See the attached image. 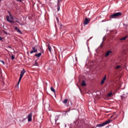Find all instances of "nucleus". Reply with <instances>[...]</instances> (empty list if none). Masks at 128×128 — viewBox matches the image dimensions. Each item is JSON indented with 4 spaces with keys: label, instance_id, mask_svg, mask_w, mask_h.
<instances>
[{
    "label": "nucleus",
    "instance_id": "f257e3e1",
    "mask_svg": "<svg viewBox=\"0 0 128 128\" xmlns=\"http://www.w3.org/2000/svg\"><path fill=\"white\" fill-rule=\"evenodd\" d=\"M59 118L60 117L58 116H56L55 119H50V120L52 124H56L58 126V124H60V121H58Z\"/></svg>",
    "mask_w": 128,
    "mask_h": 128
},
{
    "label": "nucleus",
    "instance_id": "f03ea898",
    "mask_svg": "<svg viewBox=\"0 0 128 128\" xmlns=\"http://www.w3.org/2000/svg\"><path fill=\"white\" fill-rule=\"evenodd\" d=\"M122 14V12H116L110 15V18H118V16H121Z\"/></svg>",
    "mask_w": 128,
    "mask_h": 128
},
{
    "label": "nucleus",
    "instance_id": "7ed1b4c3",
    "mask_svg": "<svg viewBox=\"0 0 128 128\" xmlns=\"http://www.w3.org/2000/svg\"><path fill=\"white\" fill-rule=\"evenodd\" d=\"M26 74V70L24 69H23L20 72V77L19 78V80L18 82V84H20V80H22V76H24V74Z\"/></svg>",
    "mask_w": 128,
    "mask_h": 128
},
{
    "label": "nucleus",
    "instance_id": "20e7f679",
    "mask_svg": "<svg viewBox=\"0 0 128 128\" xmlns=\"http://www.w3.org/2000/svg\"><path fill=\"white\" fill-rule=\"evenodd\" d=\"M27 118L28 122H32V112H31L28 114L27 116Z\"/></svg>",
    "mask_w": 128,
    "mask_h": 128
},
{
    "label": "nucleus",
    "instance_id": "39448f33",
    "mask_svg": "<svg viewBox=\"0 0 128 128\" xmlns=\"http://www.w3.org/2000/svg\"><path fill=\"white\" fill-rule=\"evenodd\" d=\"M34 52H38V48L36 47H32V50L30 52V54H34Z\"/></svg>",
    "mask_w": 128,
    "mask_h": 128
},
{
    "label": "nucleus",
    "instance_id": "423d86ee",
    "mask_svg": "<svg viewBox=\"0 0 128 128\" xmlns=\"http://www.w3.org/2000/svg\"><path fill=\"white\" fill-rule=\"evenodd\" d=\"M106 75H104V77L103 78L102 80L101 81L100 84L102 86V84H104V82H106Z\"/></svg>",
    "mask_w": 128,
    "mask_h": 128
},
{
    "label": "nucleus",
    "instance_id": "0eeeda50",
    "mask_svg": "<svg viewBox=\"0 0 128 128\" xmlns=\"http://www.w3.org/2000/svg\"><path fill=\"white\" fill-rule=\"evenodd\" d=\"M90 20L86 18L85 20H84V24H88L90 22Z\"/></svg>",
    "mask_w": 128,
    "mask_h": 128
},
{
    "label": "nucleus",
    "instance_id": "6e6552de",
    "mask_svg": "<svg viewBox=\"0 0 128 128\" xmlns=\"http://www.w3.org/2000/svg\"><path fill=\"white\" fill-rule=\"evenodd\" d=\"M112 51H110H110H108L106 53V54H105V56L106 58V57H108V56L110 55V54H112Z\"/></svg>",
    "mask_w": 128,
    "mask_h": 128
},
{
    "label": "nucleus",
    "instance_id": "1a4fd4ad",
    "mask_svg": "<svg viewBox=\"0 0 128 128\" xmlns=\"http://www.w3.org/2000/svg\"><path fill=\"white\" fill-rule=\"evenodd\" d=\"M106 126L104 123H103V124H98L96 125V126H98V128H102V126Z\"/></svg>",
    "mask_w": 128,
    "mask_h": 128
},
{
    "label": "nucleus",
    "instance_id": "9d476101",
    "mask_svg": "<svg viewBox=\"0 0 128 128\" xmlns=\"http://www.w3.org/2000/svg\"><path fill=\"white\" fill-rule=\"evenodd\" d=\"M128 38V36L126 35V36H125L120 38V40H126V38Z\"/></svg>",
    "mask_w": 128,
    "mask_h": 128
},
{
    "label": "nucleus",
    "instance_id": "9b49d317",
    "mask_svg": "<svg viewBox=\"0 0 128 128\" xmlns=\"http://www.w3.org/2000/svg\"><path fill=\"white\" fill-rule=\"evenodd\" d=\"M6 20L7 22H12V20H10V16H6Z\"/></svg>",
    "mask_w": 128,
    "mask_h": 128
},
{
    "label": "nucleus",
    "instance_id": "f8f14e48",
    "mask_svg": "<svg viewBox=\"0 0 128 128\" xmlns=\"http://www.w3.org/2000/svg\"><path fill=\"white\" fill-rule=\"evenodd\" d=\"M82 86H86V80H82Z\"/></svg>",
    "mask_w": 128,
    "mask_h": 128
},
{
    "label": "nucleus",
    "instance_id": "ddd939ff",
    "mask_svg": "<svg viewBox=\"0 0 128 128\" xmlns=\"http://www.w3.org/2000/svg\"><path fill=\"white\" fill-rule=\"evenodd\" d=\"M48 50L50 52H52V46H50V44H48Z\"/></svg>",
    "mask_w": 128,
    "mask_h": 128
},
{
    "label": "nucleus",
    "instance_id": "4468645a",
    "mask_svg": "<svg viewBox=\"0 0 128 128\" xmlns=\"http://www.w3.org/2000/svg\"><path fill=\"white\" fill-rule=\"evenodd\" d=\"M110 122H112V120H108L106 122H104V124L106 126V124H110Z\"/></svg>",
    "mask_w": 128,
    "mask_h": 128
},
{
    "label": "nucleus",
    "instance_id": "2eb2a0df",
    "mask_svg": "<svg viewBox=\"0 0 128 128\" xmlns=\"http://www.w3.org/2000/svg\"><path fill=\"white\" fill-rule=\"evenodd\" d=\"M42 56V53H38V54H36L35 56H37V58H40Z\"/></svg>",
    "mask_w": 128,
    "mask_h": 128
},
{
    "label": "nucleus",
    "instance_id": "dca6fc26",
    "mask_svg": "<svg viewBox=\"0 0 128 128\" xmlns=\"http://www.w3.org/2000/svg\"><path fill=\"white\" fill-rule=\"evenodd\" d=\"M50 90H52V92H56V90H54V88L53 87H50Z\"/></svg>",
    "mask_w": 128,
    "mask_h": 128
},
{
    "label": "nucleus",
    "instance_id": "f3484780",
    "mask_svg": "<svg viewBox=\"0 0 128 128\" xmlns=\"http://www.w3.org/2000/svg\"><path fill=\"white\" fill-rule=\"evenodd\" d=\"M68 99H65V100L63 101V103L64 104H66V103L68 102Z\"/></svg>",
    "mask_w": 128,
    "mask_h": 128
},
{
    "label": "nucleus",
    "instance_id": "a211bd4d",
    "mask_svg": "<svg viewBox=\"0 0 128 128\" xmlns=\"http://www.w3.org/2000/svg\"><path fill=\"white\" fill-rule=\"evenodd\" d=\"M112 93L110 92L108 94V96L110 97V96H112Z\"/></svg>",
    "mask_w": 128,
    "mask_h": 128
},
{
    "label": "nucleus",
    "instance_id": "6ab92c4d",
    "mask_svg": "<svg viewBox=\"0 0 128 128\" xmlns=\"http://www.w3.org/2000/svg\"><path fill=\"white\" fill-rule=\"evenodd\" d=\"M14 58L15 57H14V55H12V56H11V58H12V60H14Z\"/></svg>",
    "mask_w": 128,
    "mask_h": 128
},
{
    "label": "nucleus",
    "instance_id": "aec40b11",
    "mask_svg": "<svg viewBox=\"0 0 128 128\" xmlns=\"http://www.w3.org/2000/svg\"><path fill=\"white\" fill-rule=\"evenodd\" d=\"M120 68V66H116V70H118V69Z\"/></svg>",
    "mask_w": 128,
    "mask_h": 128
},
{
    "label": "nucleus",
    "instance_id": "412c9836",
    "mask_svg": "<svg viewBox=\"0 0 128 128\" xmlns=\"http://www.w3.org/2000/svg\"><path fill=\"white\" fill-rule=\"evenodd\" d=\"M0 62H2V64H6V63H4V60H0Z\"/></svg>",
    "mask_w": 128,
    "mask_h": 128
},
{
    "label": "nucleus",
    "instance_id": "4be33fe9",
    "mask_svg": "<svg viewBox=\"0 0 128 128\" xmlns=\"http://www.w3.org/2000/svg\"><path fill=\"white\" fill-rule=\"evenodd\" d=\"M60 6H58V8H57V10H58V12H59V11H60Z\"/></svg>",
    "mask_w": 128,
    "mask_h": 128
},
{
    "label": "nucleus",
    "instance_id": "5701e85b",
    "mask_svg": "<svg viewBox=\"0 0 128 128\" xmlns=\"http://www.w3.org/2000/svg\"><path fill=\"white\" fill-rule=\"evenodd\" d=\"M58 2L60 4V2H62V0H58Z\"/></svg>",
    "mask_w": 128,
    "mask_h": 128
},
{
    "label": "nucleus",
    "instance_id": "b1692460",
    "mask_svg": "<svg viewBox=\"0 0 128 128\" xmlns=\"http://www.w3.org/2000/svg\"><path fill=\"white\" fill-rule=\"evenodd\" d=\"M58 6H60V3H57Z\"/></svg>",
    "mask_w": 128,
    "mask_h": 128
},
{
    "label": "nucleus",
    "instance_id": "393cba45",
    "mask_svg": "<svg viewBox=\"0 0 128 128\" xmlns=\"http://www.w3.org/2000/svg\"><path fill=\"white\" fill-rule=\"evenodd\" d=\"M17 30H18V32H20V33L22 32V31H20V29H18Z\"/></svg>",
    "mask_w": 128,
    "mask_h": 128
},
{
    "label": "nucleus",
    "instance_id": "a878e982",
    "mask_svg": "<svg viewBox=\"0 0 128 128\" xmlns=\"http://www.w3.org/2000/svg\"><path fill=\"white\" fill-rule=\"evenodd\" d=\"M56 20L57 21V22H58V17L56 18Z\"/></svg>",
    "mask_w": 128,
    "mask_h": 128
},
{
    "label": "nucleus",
    "instance_id": "bb28decb",
    "mask_svg": "<svg viewBox=\"0 0 128 128\" xmlns=\"http://www.w3.org/2000/svg\"><path fill=\"white\" fill-rule=\"evenodd\" d=\"M10 18H11L12 20V18H12V14H10Z\"/></svg>",
    "mask_w": 128,
    "mask_h": 128
},
{
    "label": "nucleus",
    "instance_id": "cd10ccee",
    "mask_svg": "<svg viewBox=\"0 0 128 128\" xmlns=\"http://www.w3.org/2000/svg\"><path fill=\"white\" fill-rule=\"evenodd\" d=\"M4 40V38H2V37L0 36V40Z\"/></svg>",
    "mask_w": 128,
    "mask_h": 128
},
{
    "label": "nucleus",
    "instance_id": "c85d7f7f",
    "mask_svg": "<svg viewBox=\"0 0 128 128\" xmlns=\"http://www.w3.org/2000/svg\"><path fill=\"white\" fill-rule=\"evenodd\" d=\"M38 62H36V61L35 66H38Z\"/></svg>",
    "mask_w": 128,
    "mask_h": 128
},
{
    "label": "nucleus",
    "instance_id": "c756f323",
    "mask_svg": "<svg viewBox=\"0 0 128 128\" xmlns=\"http://www.w3.org/2000/svg\"><path fill=\"white\" fill-rule=\"evenodd\" d=\"M26 120V118L25 119H24V120H22V122H24V120Z\"/></svg>",
    "mask_w": 128,
    "mask_h": 128
},
{
    "label": "nucleus",
    "instance_id": "7c9ffc66",
    "mask_svg": "<svg viewBox=\"0 0 128 128\" xmlns=\"http://www.w3.org/2000/svg\"><path fill=\"white\" fill-rule=\"evenodd\" d=\"M15 30H18V27H15Z\"/></svg>",
    "mask_w": 128,
    "mask_h": 128
},
{
    "label": "nucleus",
    "instance_id": "2f4dec72",
    "mask_svg": "<svg viewBox=\"0 0 128 128\" xmlns=\"http://www.w3.org/2000/svg\"><path fill=\"white\" fill-rule=\"evenodd\" d=\"M121 98H122V100H124V96H121Z\"/></svg>",
    "mask_w": 128,
    "mask_h": 128
},
{
    "label": "nucleus",
    "instance_id": "473e14b6",
    "mask_svg": "<svg viewBox=\"0 0 128 128\" xmlns=\"http://www.w3.org/2000/svg\"><path fill=\"white\" fill-rule=\"evenodd\" d=\"M17 0V2H22V0Z\"/></svg>",
    "mask_w": 128,
    "mask_h": 128
},
{
    "label": "nucleus",
    "instance_id": "72a5a7b5",
    "mask_svg": "<svg viewBox=\"0 0 128 128\" xmlns=\"http://www.w3.org/2000/svg\"><path fill=\"white\" fill-rule=\"evenodd\" d=\"M118 118V116H116V117L114 118V119L117 118Z\"/></svg>",
    "mask_w": 128,
    "mask_h": 128
},
{
    "label": "nucleus",
    "instance_id": "f704fd0d",
    "mask_svg": "<svg viewBox=\"0 0 128 128\" xmlns=\"http://www.w3.org/2000/svg\"><path fill=\"white\" fill-rule=\"evenodd\" d=\"M70 112V110L66 111V112Z\"/></svg>",
    "mask_w": 128,
    "mask_h": 128
},
{
    "label": "nucleus",
    "instance_id": "c9c22d12",
    "mask_svg": "<svg viewBox=\"0 0 128 128\" xmlns=\"http://www.w3.org/2000/svg\"><path fill=\"white\" fill-rule=\"evenodd\" d=\"M113 116H111V118H112Z\"/></svg>",
    "mask_w": 128,
    "mask_h": 128
},
{
    "label": "nucleus",
    "instance_id": "e433bc0d",
    "mask_svg": "<svg viewBox=\"0 0 128 128\" xmlns=\"http://www.w3.org/2000/svg\"><path fill=\"white\" fill-rule=\"evenodd\" d=\"M100 46H102V44H100Z\"/></svg>",
    "mask_w": 128,
    "mask_h": 128
},
{
    "label": "nucleus",
    "instance_id": "4c0bfd02",
    "mask_svg": "<svg viewBox=\"0 0 128 128\" xmlns=\"http://www.w3.org/2000/svg\"><path fill=\"white\" fill-rule=\"evenodd\" d=\"M2 0H0V2H1Z\"/></svg>",
    "mask_w": 128,
    "mask_h": 128
}]
</instances>
